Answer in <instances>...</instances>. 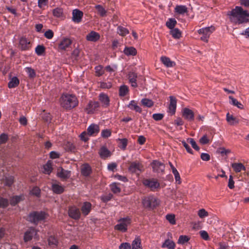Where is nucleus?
I'll use <instances>...</instances> for the list:
<instances>
[{"label": "nucleus", "instance_id": "obj_1", "mask_svg": "<svg viewBox=\"0 0 249 249\" xmlns=\"http://www.w3.org/2000/svg\"><path fill=\"white\" fill-rule=\"evenodd\" d=\"M231 21L235 24H242L249 21V12L241 6H236L228 13Z\"/></svg>", "mask_w": 249, "mask_h": 249}, {"label": "nucleus", "instance_id": "obj_2", "mask_svg": "<svg viewBox=\"0 0 249 249\" xmlns=\"http://www.w3.org/2000/svg\"><path fill=\"white\" fill-rule=\"evenodd\" d=\"M60 102L61 107L66 109L74 108L78 103L75 95L67 93L62 95Z\"/></svg>", "mask_w": 249, "mask_h": 249}, {"label": "nucleus", "instance_id": "obj_3", "mask_svg": "<svg viewBox=\"0 0 249 249\" xmlns=\"http://www.w3.org/2000/svg\"><path fill=\"white\" fill-rule=\"evenodd\" d=\"M142 203L145 208L153 209L160 204V200L154 196L144 197L142 200Z\"/></svg>", "mask_w": 249, "mask_h": 249}, {"label": "nucleus", "instance_id": "obj_4", "mask_svg": "<svg viewBox=\"0 0 249 249\" xmlns=\"http://www.w3.org/2000/svg\"><path fill=\"white\" fill-rule=\"evenodd\" d=\"M46 217L47 214L45 213L35 212L30 214L28 218L31 222L37 224L38 222L44 220Z\"/></svg>", "mask_w": 249, "mask_h": 249}, {"label": "nucleus", "instance_id": "obj_5", "mask_svg": "<svg viewBox=\"0 0 249 249\" xmlns=\"http://www.w3.org/2000/svg\"><path fill=\"white\" fill-rule=\"evenodd\" d=\"M214 30L215 28L212 26L199 29L198 33L199 34L202 35L201 40L204 42H207L210 35Z\"/></svg>", "mask_w": 249, "mask_h": 249}, {"label": "nucleus", "instance_id": "obj_6", "mask_svg": "<svg viewBox=\"0 0 249 249\" xmlns=\"http://www.w3.org/2000/svg\"><path fill=\"white\" fill-rule=\"evenodd\" d=\"M130 223V219L128 217L120 219L118 221V223L115 226V229L123 232H125Z\"/></svg>", "mask_w": 249, "mask_h": 249}, {"label": "nucleus", "instance_id": "obj_7", "mask_svg": "<svg viewBox=\"0 0 249 249\" xmlns=\"http://www.w3.org/2000/svg\"><path fill=\"white\" fill-rule=\"evenodd\" d=\"M33 238L38 239L37 231L33 228H30L24 233V241L27 242L31 240Z\"/></svg>", "mask_w": 249, "mask_h": 249}, {"label": "nucleus", "instance_id": "obj_8", "mask_svg": "<svg viewBox=\"0 0 249 249\" xmlns=\"http://www.w3.org/2000/svg\"><path fill=\"white\" fill-rule=\"evenodd\" d=\"M143 184L145 186L150 188L151 190L158 189L160 186V183L155 178L144 179L143 180Z\"/></svg>", "mask_w": 249, "mask_h": 249}, {"label": "nucleus", "instance_id": "obj_9", "mask_svg": "<svg viewBox=\"0 0 249 249\" xmlns=\"http://www.w3.org/2000/svg\"><path fill=\"white\" fill-rule=\"evenodd\" d=\"M168 239H166L161 245L162 248H167L168 249H175L176 244L175 243L169 238H172V235L171 232L167 233Z\"/></svg>", "mask_w": 249, "mask_h": 249}, {"label": "nucleus", "instance_id": "obj_10", "mask_svg": "<svg viewBox=\"0 0 249 249\" xmlns=\"http://www.w3.org/2000/svg\"><path fill=\"white\" fill-rule=\"evenodd\" d=\"M99 107V103L98 102L90 101L88 104L85 110L88 114H92L97 110Z\"/></svg>", "mask_w": 249, "mask_h": 249}, {"label": "nucleus", "instance_id": "obj_11", "mask_svg": "<svg viewBox=\"0 0 249 249\" xmlns=\"http://www.w3.org/2000/svg\"><path fill=\"white\" fill-rule=\"evenodd\" d=\"M68 213L70 217L75 220L79 219L81 215L79 209L75 206L70 207Z\"/></svg>", "mask_w": 249, "mask_h": 249}, {"label": "nucleus", "instance_id": "obj_12", "mask_svg": "<svg viewBox=\"0 0 249 249\" xmlns=\"http://www.w3.org/2000/svg\"><path fill=\"white\" fill-rule=\"evenodd\" d=\"M87 132L90 137L96 136L100 131L99 125L95 124H92L87 128Z\"/></svg>", "mask_w": 249, "mask_h": 249}, {"label": "nucleus", "instance_id": "obj_13", "mask_svg": "<svg viewBox=\"0 0 249 249\" xmlns=\"http://www.w3.org/2000/svg\"><path fill=\"white\" fill-rule=\"evenodd\" d=\"M57 176L62 179H66L69 178L71 176V171L66 170L62 167H59L57 169L56 173Z\"/></svg>", "mask_w": 249, "mask_h": 249}, {"label": "nucleus", "instance_id": "obj_14", "mask_svg": "<svg viewBox=\"0 0 249 249\" xmlns=\"http://www.w3.org/2000/svg\"><path fill=\"white\" fill-rule=\"evenodd\" d=\"M19 46L22 50H27L31 47L30 41L25 37L22 36L19 40Z\"/></svg>", "mask_w": 249, "mask_h": 249}, {"label": "nucleus", "instance_id": "obj_15", "mask_svg": "<svg viewBox=\"0 0 249 249\" xmlns=\"http://www.w3.org/2000/svg\"><path fill=\"white\" fill-rule=\"evenodd\" d=\"M151 165L153 171L155 172L162 173L164 170V165L159 161L154 160Z\"/></svg>", "mask_w": 249, "mask_h": 249}, {"label": "nucleus", "instance_id": "obj_16", "mask_svg": "<svg viewBox=\"0 0 249 249\" xmlns=\"http://www.w3.org/2000/svg\"><path fill=\"white\" fill-rule=\"evenodd\" d=\"M72 43L71 40L69 38H64L59 42L58 48L61 50H66L69 48Z\"/></svg>", "mask_w": 249, "mask_h": 249}, {"label": "nucleus", "instance_id": "obj_17", "mask_svg": "<svg viewBox=\"0 0 249 249\" xmlns=\"http://www.w3.org/2000/svg\"><path fill=\"white\" fill-rule=\"evenodd\" d=\"M128 170L131 173L139 174L142 170V166L139 162H133L130 164Z\"/></svg>", "mask_w": 249, "mask_h": 249}, {"label": "nucleus", "instance_id": "obj_18", "mask_svg": "<svg viewBox=\"0 0 249 249\" xmlns=\"http://www.w3.org/2000/svg\"><path fill=\"white\" fill-rule=\"evenodd\" d=\"M182 116L189 121H192L194 120V112L188 108H184L183 109Z\"/></svg>", "mask_w": 249, "mask_h": 249}, {"label": "nucleus", "instance_id": "obj_19", "mask_svg": "<svg viewBox=\"0 0 249 249\" xmlns=\"http://www.w3.org/2000/svg\"><path fill=\"white\" fill-rule=\"evenodd\" d=\"M83 16V13L82 11L78 9H74L72 11V19L73 22L75 23H79Z\"/></svg>", "mask_w": 249, "mask_h": 249}, {"label": "nucleus", "instance_id": "obj_20", "mask_svg": "<svg viewBox=\"0 0 249 249\" xmlns=\"http://www.w3.org/2000/svg\"><path fill=\"white\" fill-rule=\"evenodd\" d=\"M100 38L99 34L93 31H91L86 36L87 40L91 42H96L99 40Z\"/></svg>", "mask_w": 249, "mask_h": 249}, {"label": "nucleus", "instance_id": "obj_21", "mask_svg": "<svg viewBox=\"0 0 249 249\" xmlns=\"http://www.w3.org/2000/svg\"><path fill=\"white\" fill-rule=\"evenodd\" d=\"M177 107V100L173 96H170V104L169 105V112L171 113L172 115L174 114Z\"/></svg>", "mask_w": 249, "mask_h": 249}, {"label": "nucleus", "instance_id": "obj_22", "mask_svg": "<svg viewBox=\"0 0 249 249\" xmlns=\"http://www.w3.org/2000/svg\"><path fill=\"white\" fill-rule=\"evenodd\" d=\"M99 99L103 106L107 107L109 105L110 100L107 94L104 93H101L99 95Z\"/></svg>", "mask_w": 249, "mask_h": 249}, {"label": "nucleus", "instance_id": "obj_23", "mask_svg": "<svg viewBox=\"0 0 249 249\" xmlns=\"http://www.w3.org/2000/svg\"><path fill=\"white\" fill-rule=\"evenodd\" d=\"M99 154L102 159H104L109 157L111 155L110 151L105 146L101 147Z\"/></svg>", "mask_w": 249, "mask_h": 249}, {"label": "nucleus", "instance_id": "obj_24", "mask_svg": "<svg viewBox=\"0 0 249 249\" xmlns=\"http://www.w3.org/2000/svg\"><path fill=\"white\" fill-rule=\"evenodd\" d=\"M231 166L236 173H239L242 170L245 171L246 169L245 166L240 162L232 163Z\"/></svg>", "mask_w": 249, "mask_h": 249}, {"label": "nucleus", "instance_id": "obj_25", "mask_svg": "<svg viewBox=\"0 0 249 249\" xmlns=\"http://www.w3.org/2000/svg\"><path fill=\"white\" fill-rule=\"evenodd\" d=\"M175 12L178 15H184L188 12V8L185 5H177L175 8Z\"/></svg>", "mask_w": 249, "mask_h": 249}, {"label": "nucleus", "instance_id": "obj_26", "mask_svg": "<svg viewBox=\"0 0 249 249\" xmlns=\"http://www.w3.org/2000/svg\"><path fill=\"white\" fill-rule=\"evenodd\" d=\"M128 79L129 81V83L131 84V86L133 87H137V84L136 82V79L137 77V75L136 73L134 72H130L128 75Z\"/></svg>", "mask_w": 249, "mask_h": 249}, {"label": "nucleus", "instance_id": "obj_27", "mask_svg": "<svg viewBox=\"0 0 249 249\" xmlns=\"http://www.w3.org/2000/svg\"><path fill=\"white\" fill-rule=\"evenodd\" d=\"M91 208V204L90 203L88 202H85L83 203L82 206L81 207V211L82 213L84 215H88L90 210Z\"/></svg>", "mask_w": 249, "mask_h": 249}, {"label": "nucleus", "instance_id": "obj_28", "mask_svg": "<svg viewBox=\"0 0 249 249\" xmlns=\"http://www.w3.org/2000/svg\"><path fill=\"white\" fill-rule=\"evenodd\" d=\"M161 62L167 67H172L175 66L174 62L172 61L170 59L166 56H162L160 58Z\"/></svg>", "mask_w": 249, "mask_h": 249}, {"label": "nucleus", "instance_id": "obj_29", "mask_svg": "<svg viewBox=\"0 0 249 249\" xmlns=\"http://www.w3.org/2000/svg\"><path fill=\"white\" fill-rule=\"evenodd\" d=\"M229 98L230 100L229 103L230 104H231L234 106H236L238 108L243 109V108H244L243 105L240 102H238L236 99H235L231 96H230L229 97Z\"/></svg>", "mask_w": 249, "mask_h": 249}, {"label": "nucleus", "instance_id": "obj_30", "mask_svg": "<svg viewBox=\"0 0 249 249\" xmlns=\"http://www.w3.org/2000/svg\"><path fill=\"white\" fill-rule=\"evenodd\" d=\"M128 107L131 110H134L138 112H141L142 109L141 108L138 106L136 101L134 100H132L130 101L129 104L128 105Z\"/></svg>", "mask_w": 249, "mask_h": 249}, {"label": "nucleus", "instance_id": "obj_31", "mask_svg": "<svg viewBox=\"0 0 249 249\" xmlns=\"http://www.w3.org/2000/svg\"><path fill=\"white\" fill-rule=\"evenodd\" d=\"M52 190L56 194H61L64 191V188L58 183L52 184Z\"/></svg>", "mask_w": 249, "mask_h": 249}, {"label": "nucleus", "instance_id": "obj_32", "mask_svg": "<svg viewBox=\"0 0 249 249\" xmlns=\"http://www.w3.org/2000/svg\"><path fill=\"white\" fill-rule=\"evenodd\" d=\"M226 120L229 124L231 125H234L239 123V120L232 115H231L229 113H228L226 115Z\"/></svg>", "mask_w": 249, "mask_h": 249}, {"label": "nucleus", "instance_id": "obj_33", "mask_svg": "<svg viewBox=\"0 0 249 249\" xmlns=\"http://www.w3.org/2000/svg\"><path fill=\"white\" fill-rule=\"evenodd\" d=\"M124 52L126 55L134 56L137 54V51L134 47H125L124 50Z\"/></svg>", "mask_w": 249, "mask_h": 249}, {"label": "nucleus", "instance_id": "obj_34", "mask_svg": "<svg viewBox=\"0 0 249 249\" xmlns=\"http://www.w3.org/2000/svg\"><path fill=\"white\" fill-rule=\"evenodd\" d=\"M43 172L46 174H50L52 171V162L51 160H49L43 166Z\"/></svg>", "mask_w": 249, "mask_h": 249}, {"label": "nucleus", "instance_id": "obj_35", "mask_svg": "<svg viewBox=\"0 0 249 249\" xmlns=\"http://www.w3.org/2000/svg\"><path fill=\"white\" fill-rule=\"evenodd\" d=\"M132 249H142L141 239L139 237H136L133 240L132 243Z\"/></svg>", "mask_w": 249, "mask_h": 249}, {"label": "nucleus", "instance_id": "obj_36", "mask_svg": "<svg viewBox=\"0 0 249 249\" xmlns=\"http://www.w3.org/2000/svg\"><path fill=\"white\" fill-rule=\"evenodd\" d=\"M170 33L175 39H179L181 36V31L178 28L171 29Z\"/></svg>", "mask_w": 249, "mask_h": 249}, {"label": "nucleus", "instance_id": "obj_37", "mask_svg": "<svg viewBox=\"0 0 249 249\" xmlns=\"http://www.w3.org/2000/svg\"><path fill=\"white\" fill-rule=\"evenodd\" d=\"M95 9L97 11L98 14L101 17H105L107 15V11L101 5H96L95 6Z\"/></svg>", "mask_w": 249, "mask_h": 249}, {"label": "nucleus", "instance_id": "obj_38", "mask_svg": "<svg viewBox=\"0 0 249 249\" xmlns=\"http://www.w3.org/2000/svg\"><path fill=\"white\" fill-rule=\"evenodd\" d=\"M19 81L17 77H13L8 83V87L9 88H14L18 86Z\"/></svg>", "mask_w": 249, "mask_h": 249}, {"label": "nucleus", "instance_id": "obj_39", "mask_svg": "<svg viewBox=\"0 0 249 249\" xmlns=\"http://www.w3.org/2000/svg\"><path fill=\"white\" fill-rule=\"evenodd\" d=\"M128 88L126 85H122L119 89V95L121 97L125 96L128 93Z\"/></svg>", "mask_w": 249, "mask_h": 249}, {"label": "nucleus", "instance_id": "obj_40", "mask_svg": "<svg viewBox=\"0 0 249 249\" xmlns=\"http://www.w3.org/2000/svg\"><path fill=\"white\" fill-rule=\"evenodd\" d=\"M48 244L51 247H56L58 244V241L53 236H50L48 239Z\"/></svg>", "mask_w": 249, "mask_h": 249}, {"label": "nucleus", "instance_id": "obj_41", "mask_svg": "<svg viewBox=\"0 0 249 249\" xmlns=\"http://www.w3.org/2000/svg\"><path fill=\"white\" fill-rule=\"evenodd\" d=\"M4 183L5 185L10 186L14 182V177L13 176H5L3 178Z\"/></svg>", "mask_w": 249, "mask_h": 249}, {"label": "nucleus", "instance_id": "obj_42", "mask_svg": "<svg viewBox=\"0 0 249 249\" xmlns=\"http://www.w3.org/2000/svg\"><path fill=\"white\" fill-rule=\"evenodd\" d=\"M141 103L142 105L147 107H150L154 105L153 102L151 100L147 98L142 99L141 100Z\"/></svg>", "mask_w": 249, "mask_h": 249}, {"label": "nucleus", "instance_id": "obj_43", "mask_svg": "<svg viewBox=\"0 0 249 249\" xmlns=\"http://www.w3.org/2000/svg\"><path fill=\"white\" fill-rule=\"evenodd\" d=\"M190 240V238L187 235H180L179 236L178 240V243L180 245H184L188 242Z\"/></svg>", "mask_w": 249, "mask_h": 249}, {"label": "nucleus", "instance_id": "obj_44", "mask_svg": "<svg viewBox=\"0 0 249 249\" xmlns=\"http://www.w3.org/2000/svg\"><path fill=\"white\" fill-rule=\"evenodd\" d=\"M63 11L61 8H56L53 10V15L57 18H61L63 16Z\"/></svg>", "mask_w": 249, "mask_h": 249}, {"label": "nucleus", "instance_id": "obj_45", "mask_svg": "<svg viewBox=\"0 0 249 249\" xmlns=\"http://www.w3.org/2000/svg\"><path fill=\"white\" fill-rule=\"evenodd\" d=\"M119 147L125 150L127 144V140L126 139H119Z\"/></svg>", "mask_w": 249, "mask_h": 249}, {"label": "nucleus", "instance_id": "obj_46", "mask_svg": "<svg viewBox=\"0 0 249 249\" xmlns=\"http://www.w3.org/2000/svg\"><path fill=\"white\" fill-rule=\"evenodd\" d=\"M176 24L177 21L175 19L169 18V20L166 22V25L169 29H172L174 28V27Z\"/></svg>", "mask_w": 249, "mask_h": 249}, {"label": "nucleus", "instance_id": "obj_47", "mask_svg": "<svg viewBox=\"0 0 249 249\" xmlns=\"http://www.w3.org/2000/svg\"><path fill=\"white\" fill-rule=\"evenodd\" d=\"M25 71L30 78H33L36 76V74L35 71L31 67H26Z\"/></svg>", "mask_w": 249, "mask_h": 249}, {"label": "nucleus", "instance_id": "obj_48", "mask_svg": "<svg viewBox=\"0 0 249 249\" xmlns=\"http://www.w3.org/2000/svg\"><path fill=\"white\" fill-rule=\"evenodd\" d=\"M111 130L109 129H105L102 130L101 136L103 138H107L111 135Z\"/></svg>", "mask_w": 249, "mask_h": 249}, {"label": "nucleus", "instance_id": "obj_49", "mask_svg": "<svg viewBox=\"0 0 249 249\" xmlns=\"http://www.w3.org/2000/svg\"><path fill=\"white\" fill-rule=\"evenodd\" d=\"M117 33L122 36H124L128 33V31L124 27L119 26L117 28Z\"/></svg>", "mask_w": 249, "mask_h": 249}, {"label": "nucleus", "instance_id": "obj_50", "mask_svg": "<svg viewBox=\"0 0 249 249\" xmlns=\"http://www.w3.org/2000/svg\"><path fill=\"white\" fill-rule=\"evenodd\" d=\"M23 199V196H13L11 200H10V203L12 205H15L16 204H17L18 202H19L21 200Z\"/></svg>", "mask_w": 249, "mask_h": 249}, {"label": "nucleus", "instance_id": "obj_51", "mask_svg": "<svg viewBox=\"0 0 249 249\" xmlns=\"http://www.w3.org/2000/svg\"><path fill=\"white\" fill-rule=\"evenodd\" d=\"M111 190L115 194L118 193L120 192V188L116 183H113L110 185Z\"/></svg>", "mask_w": 249, "mask_h": 249}, {"label": "nucleus", "instance_id": "obj_52", "mask_svg": "<svg viewBox=\"0 0 249 249\" xmlns=\"http://www.w3.org/2000/svg\"><path fill=\"white\" fill-rule=\"evenodd\" d=\"M82 173L84 176H87L89 175L90 168L89 165H85L82 169Z\"/></svg>", "mask_w": 249, "mask_h": 249}, {"label": "nucleus", "instance_id": "obj_53", "mask_svg": "<svg viewBox=\"0 0 249 249\" xmlns=\"http://www.w3.org/2000/svg\"><path fill=\"white\" fill-rule=\"evenodd\" d=\"M187 142L188 143H189L191 144L192 146L194 149L195 150L198 151L199 150V147L197 145L196 142L194 141V140L192 138H188L187 139Z\"/></svg>", "mask_w": 249, "mask_h": 249}, {"label": "nucleus", "instance_id": "obj_54", "mask_svg": "<svg viewBox=\"0 0 249 249\" xmlns=\"http://www.w3.org/2000/svg\"><path fill=\"white\" fill-rule=\"evenodd\" d=\"M166 219L170 222V224L174 225L176 224L175 216L173 214H168L166 216Z\"/></svg>", "mask_w": 249, "mask_h": 249}, {"label": "nucleus", "instance_id": "obj_55", "mask_svg": "<svg viewBox=\"0 0 249 249\" xmlns=\"http://www.w3.org/2000/svg\"><path fill=\"white\" fill-rule=\"evenodd\" d=\"M198 215L200 218H203L208 216V213L204 209H200L197 213Z\"/></svg>", "mask_w": 249, "mask_h": 249}, {"label": "nucleus", "instance_id": "obj_56", "mask_svg": "<svg viewBox=\"0 0 249 249\" xmlns=\"http://www.w3.org/2000/svg\"><path fill=\"white\" fill-rule=\"evenodd\" d=\"M65 149L67 151L73 152L75 150V147L73 143L68 142L65 145Z\"/></svg>", "mask_w": 249, "mask_h": 249}, {"label": "nucleus", "instance_id": "obj_57", "mask_svg": "<svg viewBox=\"0 0 249 249\" xmlns=\"http://www.w3.org/2000/svg\"><path fill=\"white\" fill-rule=\"evenodd\" d=\"M100 87L102 89H108L111 88L112 84L110 82H100Z\"/></svg>", "mask_w": 249, "mask_h": 249}, {"label": "nucleus", "instance_id": "obj_58", "mask_svg": "<svg viewBox=\"0 0 249 249\" xmlns=\"http://www.w3.org/2000/svg\"><path fill=\"white\" fill-rule=\"evenodd\" d=\"M36 53L38 55H41L45 51V48L42 45H38L35 50Z\"/></svg>", "mask_w": 249, "mask_h": 249}, {"label": "nucleus", "instance_id": "obj_59", "mask_svg": "<svg viewBox=\"0 0 249 249\" xmlns=\"http://www.w3.org/2000/svg\"><path fill=\"white\" fill-rule=\"evenodd\" d=\"M95 70L96 76H100L104 73L103 67L100 65L95 67Z\"/></svg>", "mask_w": 249, "mask_h": 249}, {"label": "nucleus", "instance_id": "obj_60", "mask_svg": "<svg viewBox=\"0 0 249 249\" xmlns=\"http://www.w3.org/2000/svg\"><path fill=\"white\" fill-rule=\"evenodd\" d=\"M48 3V0H38L37 6L39 8H43Z\"/></svg>", "mask_w": 249, "mask_h": 249}, {"label": "nucleus", "instance_id": "obj_61", "mask_svg": "<svg viewBox=\"0 0 249 249\" xmlns=\"http://www.w3.org/2000/svg\"><path fill=\"white\" fill-rule=\"evenodd\" d=\"M199 234L201 237L206 240L208 241L210 240V237L207 232L205 231H199Z\"/></svg>", "mask_w": 249, "mask_h": 249}, {"label": "nucleus", "instance_id": "obj_62", "mask_svg": "<svg viewBox=\"0 0 249 249\" xmlns=\"http://www.w3.org/2000/svg\"><path fill=\"white\" fill-rule=\"evenodd\" d=\"M89 137L90 136L87 131L83 132L80 135L81 140L84 142H87L89 140Z\"/></svg>", "mask_w": 249, "mask_h": 249}, {"label": "nucleus", "instance_id": "obj_63", "mask_svg": "<svg viewBox=\"0 0 249 249\" xmlns=\"http://www.w3.org/2000/svg\"><path fill=\"white\" fill-rule=\"evenodd\" d=\"M54 34L52 30H48L44 33V36L46 38L49 39H52L53 36Z\"/></svg>", "mask_w": 249, "mask_h": 249}, {"label": "nucleus", "instance_id": "obj_64", "mask_svg": "<svg viewBox=\"0 0 249 249\" xmlns=\"http://www.w3.org/2000/svg\"><path fill=\"white\" fill-rule=\"evenodd\" d=\"M40 193V189L37 187H34L31 191V194L36 196H39Z\"/></svg>", "mask_w": 249, "mask_h": 249}]
</instances>
